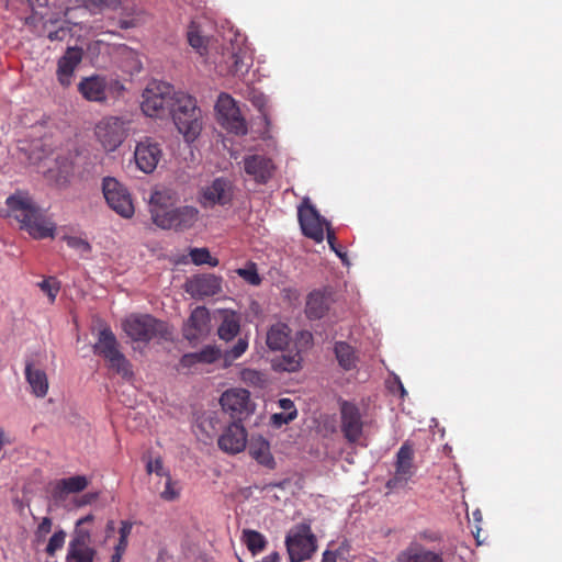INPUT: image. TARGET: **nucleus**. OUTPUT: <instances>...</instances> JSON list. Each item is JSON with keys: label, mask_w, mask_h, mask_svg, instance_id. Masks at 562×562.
<instances>
[{"label": "nucleus", "mask_w": 562, "mask_h": 562, "mask_svg": "<svg viewBox=\"0 0 562 562\" xmlns=\"http://www.w3.org/2000/svg\"><path fill=\"white\" fill-rule=\"evenodd\" d=\"M217 445L228 454L241 452L247 445V431L244 425L239 420L231 423L218 437Z\"/></svg>", "instance_id": "obj_17"}, {"label": "nucleus", "mask_w": 562, "mask_h": 562, "mask_svg": "<svg viewBox=\"0 0 562 562\" xmlns=\"http://www.w3.org/2000/svg\"><path fill=\"white\" fill-rule=\"evenodd\" d=\"M414 448L409 442H404L396 453L394 474L387 480L386 488L400 490L407 486L415 475L417 467L414 463Z\"/></svg>", "instance_id": "obj_10"}, {"label": "nucleus", "mask_w": 562, "mask_h": 562, "mask_svg": "<svg viewBox=\"0 0 562 562\" xmlns=\"http://www.w3.org/2000/svg\"><path fill=\"white\" fill-rule=\"evenodd\" d=\"M418 537L420 540H425L428 542H438L442 538L439 532L432 531V530L422 531V532H419Z\"/></svg>", "instance_id": "obj_48"}, {"label": "nucleus", "mask_w": 562, "mask_h": 562, "mask_svg": "<svg viewBox=\"0 0 562 562\" xmlns=\"http://www.w3.org/2000/svg\"><path fill=\"white\" fill-rule=\"evenodd\" d=\"M9 442V440L5 438V434H4V430L2 428H0V449L7 445Z\"/></svg>", "instance_id": "obj_62"}, {"label": "nucleus", "mask_w": 562, "mask_h": 562, "mask_svg": "<svg viewBox=\"0 0 562 562\" xmlns=\"http://www.w3.org/2000/svg\"><path fill=\"white\" fill-rule=\"evenodd\" d=\"M175 92V88L167 82H149L142 95V111L149 117L162 119L169 115Z\"/></svg>", "instance_id": "obj_6"}, {"label": "nucleus", "mask_w": 562, "mask_h": 562, "mask_svg": "<svg viewBox=\"0 0 562 562\" xmlns=\"http://www.w3.org/2000/svg\"><path fill=\"white\" fill-rule=\"evenodd\" d=\"M114 530H115L114 521L109 520L106 524V528H105L106 536L109 537L111 533L114 532Z\"/></svg>", "instance_id": "obj_61"}, {"label": "nucleus", "mask_w": 562, "mask_h": 562, "mask_svg": "<svg viewBox=\"0 0 562 562\" xmlns=\"http://www.w3.org/2000/svg\"><path fill=\"white\" fill-rule=\"evenodd\" d=\"M232 198L231 183L224 178H217L203 189L200 202L204 207H212L215 204L224 206L232 202Z\"/></svg>", "instance_id": "obj_19"}, {"label": "nucleus", "mask_w": 562, "mask_h": 562, "mask_svg": "<svg viewBox=\"0 0 562 562\" xmlns=\"http://www.w3.org/2000/svg\"><path fill=\"white\" fill-rule=\"evenodd\" d=\"M68 548H92L91 530L76 526Z\"/></svg>", "instance_id": "obj_36"}, {"label": "nucleus", "mask_w": 562, "mask_h": 562, "mask_svg": "<svg viewBox=\"0 0 562 562\" xmlns=\"http://www.w3.org/2000/svg\"><path fill=\"white\" fill-rule=\"evenodd\" d=\"M245 172L257 183H267L274 170L272 160L262 155H249L244 158Z\"/></svg>", "instance_id": "obj_21"}, {"label": "nucleus", "mask_w": 562, "mask_h": 562, "mask_svg": "<svg viewBox=\"0 0 562 562\" xmlns=\"http://www.w3.org/2000/svg\"><path fill=\"white\" fill-rule=\"evenodd\" d=\"M95 494H85L78 503V506H83L90 504L93 499H95Z\"/></svg>", "instance_id": "obj_56"}, {"label": "nucleus", "mask_w": 562, "mask_h": 562, "mask_svg": "<svg viewBox=\"0 0 562 562\" xmlns=\"http://www.w3.org/2000/svg\"><path fill=\"white\" fill-rule=\"evenodd\" d=\"M125 334L134 341L149 342L153 339H168L170 331L165 322L148 314H133L123 323Z\"/></svg>", "instance_id": "obj_5"}, {"label": "nucleus", "mask_w": 562, "mask_h": 562, "mask_svg": "<svg viewBox=\"0 0 562 562\" xmlns=\"http://www.w3.org/2000/svg\"><path fill=\"white\" fill-rule=\"evenodd\" d=\"M296 416L297 411H292V413H276L271 416V424L272 426L279 428L294 420Z\"/></svg>", "instance_id": "obj_45"}, {"label": "nucleus", "mask_w": 562, "mask_h": 562, "mask_svg": "<svg viewBox=\"0 0 562 562\" xmlns=\"http://www.w3.org/2000/svg\"><path fill=\"white\" fill-rule=\"evenodd\" d=\"M40 289L47 294L49 301L53 303L59 292V283L55 278H48L38 283Z\"/></svg>", "instance_id": "obj_42"}, {"label": "nucleus", "mask_w": 562, "mask_h": 562, "mask_svg": "<svg viewBox=\"0 0 562 562\" xmlns=\"http://www.w3.org/2000/svg\"><path fill=\"white\" fill-rule=\"evenodd\" d=\"M83 57V50L79 47H68L65 54L57 63V79L63 87H68L76 68L79 66Z\"/></svg>", "instance_id": "obj_22"}, {"label": "nucleus", "mask_w": 562, "mask_h": 562, "mask_svg": "<svg viewBox=\"0 0 562 562\" xmlns=\"http://www.w3.org/2000/svg\"><path fill=\"white\" fill-rule=\"evenodd\" d=\"M222 323L218 326L217 335L225 341L233 340L240 330V317L239 315L231 310L221 311Z\"/></svg>", "instance_id": "obj_27"}, {"label": "nucleus", "mask_w": 562, "mask_h": 562, "mask_svg": "<svg viewBox=\"0 0 562 562\" xmlns=\"http://www.w3.org/2000/svg\"><path fill=\"white\" fill-rule=\"evenodd\" d=\"M127 546H128V539L119 537V541H117L116 546L114 547V549L125 553Z\"/></svg>", "instance_id": "obj_55"}, {"label": "nucleus", "mask_w": 562, "mask_h": 562, "mask_svg": "<svg viewBox=\"0 0 562 562\" xmlns=\"http://www.w3.org/2000/svg\"><path fill=\"white\" fill-rule=\"evenodd\" d=\"M261 562H280V555L278 552H272L268 555H266Z\"/></svg>", "instance_id": "obj_58"}, {"label": "nucleus", "mask_w": 562, "mask_h": 562, "mask_svg": "<svg viewBox=\"0 0 562 562\" xmlns=\"http://www.w3.org/2000/svg\"><path fill=\"white\" fill-rule=\"evenodd\" d=\"M222 356L218 347L209 345L198 352H189L181 357L180 366L182 368H192L196 364H211L217 361Z\"/></svg>", "instance_id": "obj_25"}, {"label": "nucleus", "mask_w": 562, "mask_h": 562, "mask_svg": "<svg viewBox=\"0 0 562 562\" xmlns=\"http://www.w3.org/2000/svg\"><path fill=\"white\" fill-rule=\"evenodd\" d=\"M66 536H67L66 531L63 529L55 531L48 540L45 552L49 557H54L55 553L64 547L65 541H66Z\"/></svg>", "instance_id": "obj_40"}, {"label": "nucleus", "mask_w": 562, "mask_h": 562, "mask_svg": "<svg viewBox=\"0 0 562 562\" xmlns=\"http://www.w3.org/2000/svg\"><path fill=\"white\" fill-rule=\"evenodd\" d=\"M241 540L252 555L263 551L267 546L266 537L259 531L252 529H244Z\"/></svg>", "instance_id": "obj_33"}, {"label": "nucleus", "mask_w": 562, "mask_h": 562, "mask_svg": "<svg viewBox=\"0 0 562 562\" xmlns=\"http://www.w3.org/2000/svg\"><path fill=\"white\" fill-rule=\"evenodd\" d=\"M249 454L261 465L274 469L276 461L270 451V443L263 437H252L248 445Z\"/></svg>", "instance_id": "obj_26"}, {"label": "nucleus", "mask_w": 562, "mask_h": 562, "mask_svg": "<svg viewBox=\"0 0 562 562\" xmlns=\"http://www.w3.org/2000/svg\"><path fill=\"white\" fill-rule=\"evenodd\" d=\"M215 110L220 124L228 132L236 135L247 133L246 121L240 114L236 101L227 93H221L217 98Z\"/></svg>", "instance_id": "obj_12"}, {"label": "nucleus", "mask_w": 562, "mask_h": 562, "mask_svg": "<svg viewBox=\"0 0 562 562\" xmlns=\"http://www.w3.org/2000/svg\"><path fill=\"white\" fill-rule=\"evenodd\" d=\"M146 468L148 473L155 472L158 475H168L164 470L162 461L160 459L149 461Z\"/></svg>", "instance_id": "obj_47"}, {"label": "nucleus", "mask_w": 562, "mask_h": 562, "mask_svg": "<svg viewBox=\"0 0 562 562\" xmlns=\"http://www.w3.org/2000/svg\"><path fill=\"white\" fill-rule=\"evenodd\" d=\"M128 122L117 116L103 117L94 128V134L103 148L115 150L127 136Z\"/></svg>", "instance_id": "obj_11"}, {"label": "nucleus", "mask_w": 562, "mask_h": 562, "mask_svg": "<svg viewBox=\"0 0 562 562\" xmlns=\"http://www.w3.org/2000/svg\"><path fill=\"white\" fill-rule=\"evenodd\" d=\"M290 328L283 323L273 324L267 331L266 342L271 350H283L290 340Z\"/></svg>", "instance_id": "obj_30"}, {"label": "nucleus", "mask_w": 562, "mask_h": 562, "mask_svg": "<svg viewBox=\"0 0 562 562\" xmlns=\"http://www.w3.org/2000/svg\"><path fill=\"white\" fill-rule=\"evenodd\" d=\"M232 65H231V72L234 76H244L248 72V69L251 65L250 58L246 57V54L238 52L233 53L231 56Z\"/></svg>", "instance_id": "obj_37"}, {"label": "nucleus", "mask_w": 562, "mask_h": 562, "mask_svg": "<svg viewBox=\"0 0 562 562\" xmlns=\"http://www.w3.org/2000/svg\"><path fill=\"white\" fill-rule=\"evenodd\" d=\"M220 403L225 412H228L233 418L239 422L254 411L250 393L245 389L235 387L225 391L220 398Z\"/></svg>", "instance_id": "obj_15"}, {"label": "nucleus", "mask_w": 562, "mask_h": 562, "mask_svg": "<svg viewBox=\"0 0 562 562\" xmlns=\"http://www.w3.org/2000/svg\"><path fill=\"white\" fill-rule=\"evenodd\" d=\"M237 273L251 285H259L261 283V278L258 274L256 266L254 263L246 268L238 269Z\"/></svg>", "instance_id": "obj_44"}, {"label": "nucleus", "mask_w": 562, "mask_h": 562, "mask_svg": "<svg viewBox=\"0 0 562 562\" xmlns=\"http://www.w3.org/2000/svg\"><path fill=\"white\" fill-rule=\"evenodd\" d=\"M102 192L108 205L124 218H131L135 209L131 193L115 178L105 177L102 180Z\"/></svg>", "instance_id": "obj_9"}, {"label": "nucleus", "mask_w": 562, "mask_h": 562, "mask_svg": "<svg viewBox=\"0 0 562 562\" xmlns=\"http://www.w3.org/2000/svg\"><path fill=\"white\" fill-rule=\"evenodd\" d=\"M248 348V340L246 338H239L237 342L223 355L225 366H231L233 361L240 358Z\"/></svg>", "instance_id": "obj_38"}, {"label": "nucleus", "mask_w": 562, "mask_h": 562, "mask_svg": "<svg viewBox=\"0 0 562 562\" xmlns=\"http://www.w3.org/2000/svg\"><path fill=\"white\" fill-rule=\"evenodd\" d=\"M123 554H124V552H121V551L114 549V552L111 557L110 562H121Z\"/></svg>", "instance_id": "obj_60"}, {"label": "nucleus", "mask_w": 562, "mask_h": 562, "mask_svg": "<svg viewBox=\"0 0 562 562\" xmlns=\"http://www.w3.org/2000/svg\"><path fill=\"white\" fill-rule=\"evenodd\" d=\"M189 255L191 261L196 266L209 265L211 267H216L220 263L218 259L212 257L209 249L205 247L191 248Z\"/></svg>", "instance_id": "obj_35"}, {"label": "nucleus", "mask_w": 562, "mask_h": 562, "mask_svg": "<svg viewBox=\"0 0 562 562\" xmlns=\"http://www.w3.org/2000/svg\"><path fill=\"white\" fill-rule=\"evenodd\" d=\"M5 204L9 216L14 217L21 224V228L33 238L44 239L54 236L55 224L46 218L27 192L16 191L7 198Z\"/></svg>", "instance_id": "obj_1"}, {"label": "nucleus", "mask_w": 562, "mask_h": 562, "mask_svg": "<svg viewBox=\"0 0 562 562\" xmlns=\"http://www.w3.org/2000/svg\"><path fill=\"white\" fill-rule=\"evenodd\" d=\"M68 33H69V30H68V29H66V27H59L58 30L50 31V32L47 34V37H48V40H49L50 42L64 41Z\"/></svg>", "instance_id": "obj_49"}, {"label": "nucleus", "mask_w": 562, "mask_h": 562, "mask_svg": "<svg viewBox=\"0 0 562 562\" xmlns=\"http://www.w3.org/2000/svg\"><path fill=\"white\" fill-rule=\"evenodd\" d=\"M340 430L349 443H357L363 434L364 422L360 408L352 402L340 401Z\"/></svg>", "instance_id": "obj_13"}, {"label": "nucleus", "mask_w": 562, "mask_h": 562, "mask_svg": "<svg viewBox=\"0 0 562 562\" xmlns=\"http://www.w3.org/2000/svg\"><path fill=\"white\" fill-rule=\"evenodd\" d=\"M322 562H337L336 554L331 551H325L323 553Z\"/></svg>", "instance_id": "obj_57"}, {"label": "nucleus", "mask_w": 562, "mask_h": 562, "mask_svg": "<svg viewBox=\"0 0 562 562\" xmlns=\"http://www.w3.org/2000/svg\"><path fill=\"white\" fill-rule=\"evenodd\" d=\"M29 4L31 5L32 10L46 8L48 5L49 0H27Z\"/></svg>", "instance_id": "obj_53"}, {"label": "nucleus", "mask_w": 562, "mask_h": 562, "mask_svg": "<svg viewBox=\"0 0 562 562\" xmlns=\"http://www.w3.org/2000/svg\"><path fill=\"white\" fill-rule=\"evenodd\" d=\"M94 519L93 515L89 514L82 518H80L77 522H76V526L77 527H83L88 522H92Z\"/></svg>", "instance_id": "obj_59"}, {"label": "nucleus", "mask_w": 562, "mask_h": 562, "mask_svg": "<svg viewBox=\"0 0 562 562\" xmlns=\"http://www.w3.org/2000/svg\"><path fill=\"white\" fill-rule=\"evenodd\" d=\"M53 521L49 517H44L40 525L37 526L36 533L40 536H45L50 532Z\"/></svg>", "instance_id": "obj_50"}, {"label": "nucleus", "mask_w": 562, "mask_h": 562, "mask_svg": "<svg viewBox=\"0 0 562 562\" xmlns=\"http://www.w3.org/2000/svg\"><path fill=\"white\" fill-rule=\"evenodd\" d=\"M186 291L193 299H204L222 292V278L212 273L198 274L186 283Z\"/></svg>", "instance_id": "obj_18"}, {"label": "nucleus", "mask_w": 562, "mask_h": 562, "mask_svg": "<svg viewBox=\"0 0 562 562\" xmlns=\"http://www.w3.org/2000/svg\"><path fill=\"white\" fill-rule=\"evenodd\" d=\"M329 310V299L319 291L308 294L305 305V314L308 319H321Z\"/></svg>", "instance_id": "obj_28"}, {"label": "nucleus", "mask_w": 562, "mask_h": 562, "mask_svg": "<svg viewBox=\"0 0 562 562\" xmlns=\"http://www.w3.org/2000/svg\"><path fill=\"white\" fill-rule=\"evenodd\" d=\"M95 555L94 548H68L66 562H94Z\"/></svg>", "instance_id": "obj_34"}, {"label": "nucleus", "mask_w": 562, "mask_h": 562, "mask_svg": "<svg viewBox=\"0 0 562 562\" xmlns=\"http://www.w3.org/2000/svg\"><path fill=\"white\" fill-rule=\"evenodd\" d=\"M447 553L443 550H434L425 547L420 542L414 541L403 550L398 557V562H446Z\"/></svg>", "instance_id": "obj_20"}, {"label": "nucleus", "mask_w": 562, "mask_h": 562, "mask_svg": "<svg viewBox=\"0 0 562 562\" xmlns=\"http://www.w3.org/2000/svg\"><path fill=\"white\" fill-rule=\"evenodd\" d=\"M92 3L97 4V5H102L105 3L106 0H91Z\"/></svg>", "instance_id": "obj_64"}, {"label": "nucleus", "mask_w": 562, "mask_h": 562, "mask_svg": "<svg viewBox=\"0 0 562 562\" xmlns=\"http://www.w3.org/2000/svg\"><path fill=\"white\" fill-rule=\"evenodd\" d=\"M285 546L291 562H302L312 557L316 551V537L312 532L308 522L295 525L285 538Z\"/></svg>", "instance_id": "obj_7"}, {"label": "nucleus", "mask_w": 562, "mask_h": 562, "mask_svg": "<svg viewBox=\"0 0 562 562\" xmlns=\"http://www.w3.org/2000/svg\"><path fill=\"white\" fill-rule=\"evenodd\" d=\"M161 498L165 501H175L179 497V490L176 487V483L171 480L169 475H167V481L165 484V488L160 494Z\"/></svg>", "instance_id": "obj_46"}, {"label": "nucleus", "mask_w": 562, "mask_h": 562, "mask_svg": "<svg viewBox=\"0 0 562 562\" xmlns=\"http://www.w3.org/2000/svg\"><path fill=\"white\" fill-rule=\"evenodd\" d=\"M123 85L112 78L102 75L83 77L78 83V91L90 102L104 103L110 93L123 90Z\"/></svg>", "instance_id": "obj_8"}, {"label": "nucleus", "mask_w": 562, "mask_h": 562, "mask_svg": "<svg viewBox=\"0 0 562 562\" xmlns=\"http://www.w3.org/2000/svg\"><path fill=\"white\" fill-rule=\"evenodd\" d=\"M63 239L66 241L67 246L76 249L80 252H90L91 251V245L88 240L78 237V236H64Z\"/></svg>", "instance_id": "obj_43"}, {"label": "nucleus", "mask_w": 562, "mask_h": 562, "mask_svg": "<svg viewBox=\"0 0 562 562\" xmlns=\"http://www.w3.org/2000/svg\"><path fill=\"white\" fill-rule=\"evenodd\" d=\"M210 313L204 306H198L192 312L184 325L183 336L190 340H198L209 331Z\"/></svg>", "instance_id": "obj_23"}, {"label": "nucleus", "mask_w": 562, "mask_h": 562, "mask_svg": "<svg viewBox=\"0 0 562 562\" xmlns=\"http://www.w3.org/2000/svg\"><path fill=\"white\" fill-rule=\"evenodd\" d=\"M188 42L201 55L203 54V50H205L206 48L205 38L200 34V32L194 25H191L188 31Z\"/></svg>", "instance_id": "obj_41"}, {"label": "nucleus", "mask_w": 562, "mask_h": 562, "mask_svg": "<svg viewBox=\"0 0 562 562\" xmlns=\"http://www.w3.org/2000/svg\"><path fill=\"white\" fill-rule=\"evenodd\" d=\"M334 351L339 366L344 370L349 371L356 368L358 357L356 356L355 349L349 344L337 341Z\"/></svg>", "instance_id": "obj_32"}, {"label": "nucleus", "mask_w": 562, "mask_h": 562, "mask_svg": "<svg viewBox=\"0 0 562 562\" xmlns=\"http://www.w3.org/2000/svg\"><path fill=\"white\" fill-rule=\"evenodd\" d=\"M171 194L168 190L155 191L150 196V217L162 229L184 232L199 221L200 212L192 205L169 209Z\"/></svg>", "instance_id": "obj_2"}, {"label": "nucleus", "mask_w": 562, "mask_h": 562, "mask_svg": "<svg viewBox=\"0 0 562 562\" xmlns=\"http://www.w3.org/2000/svg\"><path fill=\"white\" fill-rule=\"evenodd\" d=\"M327 229V243L330 246L331 249H335L336 245V235L335 233L329 228V225L326 226Z\"/></svg>", "instance_id": "obj_54"}, {"label": "nucleus", "mask_w": 562, "mask_h": 562, "mask_svg": "<svg viewBox=\"0 0 562 562\" xmlns=\"http://www.w3.org/2000/svg\"><path fill=\"white\" fill-rule=\"evenodd\" d=\"M175 125L186 142H194L202 131V111L196 104V100L184 91H176L170 112Z\"/></svg>", "instance_id": "obj_3"}, {"label": "nucleus", "mask_w": 562, "mask_h": 562, "mask_svg": "<svg viewBox=\"0 0 562 562\" xmlns=\"http://www.w3.org/2000/svg\"><path fill=\"white\" fill-rule=\"evenodd\" d=\"M240 379L246 383V384H249V385H252V386H263V384L266 383V378H265V374L261 373L260 371H257L255 369H243L240 371Z\"/></svg>", "instance_id": "obj_39"}, {"label": "nucleus", "mask_w": 562, "mask_h": 562, "mask_svg": "<svg viewBox=\"0 0 562 562\" xmlns=\"http://www.w3.org/2000/svg\"><path fill=\"white\" fill-rule=\"evenodd\" d=\"M25 379L32 389V393L37 397H44L48 391V380L46 373L34 368L32 363H26Z\"/></svg>", "instance_id": "obj_29"}, {"label": "nucleus", "mask_w": 562, "mask_h": 562, "mask_svg": "<svg viewBox=\"0 0 562 562\" xmlns=\"http://www.w3.org/2000/svg\"><path fill=\"white\" fill-rule=\"evenodd\" d=\"M132 529H133V522L132 521H130V520H122L120 529H119L120 537L128 539V537H130V535L132 532Z\"/></svg>", "instance_id": "obj_51"}, {"label": "nucleus", "mask_w": 562, "mask_h": 562, "mask_svg": "<svg viewBox=\"0 0 562 562\" xmlns=\"http://www.w3.org/2000/svg\"><path fill=\"white\" fill-rule=\"evenodd\" d=\"M333 250L337 254V256H338V257H340L341 259H344L345 254L341 251V249H340L339 247H337V246L335 245V249H333Z\"/></svg>", "instance_id": "obj_63"}, {"label": "nucleus", "mask_w": 562, "mask_h": 562, "mask_svg": "<svg viewBox=\"0 0 562 562\" xmlns=\"http://www.w3.org/2000/svg\"><path fill=\"white\" fill-rule=\"evenodd\" d=\"M162 150L160 145L151 138H145L137 143L134 158L139 170L151 173L161 159Z\"/></svg>", "instance_id": "obj_16"}, {"label": "nucleus", "mask_w": 562, "mask_h": 562, "mask_svg": "<svg viewBox=\"0 0 562 562\" xmlns=\"http://www.w3.org/2000/svg\"><path fill=\"white\" fill-rule=\"evenodd\" d=\"M93 352L102 357L108 368L121 375L124 380H131L134 376L131 361L120 350V344L109 327L99 331L98 340L93 345Z\"/></svg>", "instance_id": "obj_4"}, {"label": "nucleus", "mask_w": 562, "mask_h": 562, "mask_svg": "<svg viewBox=\"0 0 562 562\" xmlns=\"http://www.w3.org/2000/svg\"><path fill=\"white\" fill-rule=\"evenodd\" d=\"M88 484V479L85 475L60 479L55 482L52 488V497L57 503L64 502L69 494L80 493L86 490Z\"/></svg>", "instance_id": "obj_24"}, {"label": "nucleus", "mask_w": 562, "mask_h": 562, "mask_svg": "<svg viewBox=\"0 0 562 562\" xmlns=\"http://www.w3.org/2000/svg\"><path fill=\"white\" fill-rule=\"evenodd\" d=\"M299 223L304 236L321 243L324 240V229L328 222L321 216L318 211L305 199L297 211Z\"/></svg>", "instance_id": "obj_14"}, {"label": "nucleus", "mask_w": 562, "mask_h": 562, "mask_svg": "<svg viewBox=\"0 0 562 562\" xmlns=\"http://www.w3.org/2000/svg\"><path fill=\"white\" fill-rule=\"evenodd\" d=\"M303 358L299 350H289L281 357L276 358L272 362V367L277 371L284 372H296L302 367Z\"/></svg>", "instance_id": "obj_31"}, {"label": "nucleus", "mask_w": 562, "mask_h": 562, "mask_svg": "<svg viewBox=\"0 0 562 562\" xmlns=\"http://www.w3.org/2000/svg\"><path fill=\"white\" fill-rule=\"evenodd\" d=\"M279 406L284 411V413H292V411H296L293 401L286 397L279 400Z\"/></svg>", "instance_id": "obj_52"}]
</instances>
